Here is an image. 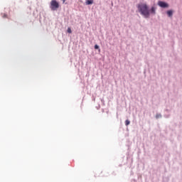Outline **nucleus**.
<instances>
[{
  "instance_id": "nucleus-1",
  "label": "nucleus",
  "mask_w": 182,
  "mask_h": 182,
  "mask_svg": "<svg viewBox=\"0 0 182 182\" xmlns=\"http://www.w3.org/2000/svg\"><path fill=\"white\" fill-rule=\"evenodd\" d=\"M138 11L144 16V18H149L150 16V11L149 10V6L146 4L141 3L137 5Z\"/></svg>"
},
{
  "instance_id": "nucleus-4",
  "label": "nucleus",
  "mask_w": 182,
  "mask_h": 182,
  "mask_svg": "<svg viewBox=\"0 0 182 182\" xmlns=\"http://www.w3.org/2000/svg\"><path fill=\"white\" fill-rule=\"evenodd\" d=\"M95 0H86L85 5H92Z\"/></svg>"
},
{
  "instance_id": "nucleus-3",
  "label": "nucleus",
  "mask_w": 182,
  "mask_h": 182,
  "mask_svg": "<svg viewBox=\"0 0 182 182\" xmlns=\"http://www.w3.org/2000/svg\"><path fill=\"white\" fill-rule=\"evenodd\" d=\"M158 5L161 6V8H168V4L164 1H159Z\"/></svg>"
},
{
  "instance_id": "nucleus-12",
  "label": "nucleus",
  "mask_w": 182,
  "mask_h": 182,
  "mask_svg": "<svg viewBox=\"0 0 182 182\" xmlns=\"http://www.w3.org/2000/svg\"><path fill=\"white\" fill-rule=\"evenodd\" d=\"M63 4H65V2H66V0H63Z\"/></svg>"
},
{
  "instance_id": "nucleus-6",
  "label": "nucleus",
  "mask_w": 182,
  "mask_h": 182,
  "mask_svg": "<svg viewBox=\"0 0 182 182\" xmlns=\"http://www.w3.org/2000/svg\"><path fill=\"white\" fill-rule=\"evenodd\" d=\"M167 15H168V16H173V11H171V10H169V11H167Z\"/></svg>"
},
{
  "instance_id": "nucleus-7",
  "label": "nucleus",
  "mask_w": 182,
  "mask_h": 182,
  "mask_svg": "<svg viewBox=\"0 0 182 182\" xmlns=\"http://www.w3.org/2000/svg\"><path fill=\"white\" fill-rule=\"evenodd\" d=\"M129 124H130V121H129V119H127V120L125 121V125H126V126H129Z\"/></svg>"
},
{
  "instance_id": "nucleus-11",
  "label": "nucleus",
  "mask_w": 182,
  "mask_h": 182,
  "mask_svg": "<svg viewBox=\"0 0 182 182\" xmlns=\"http://www.w3.org/2000/svg\"><path fill=\"white\" fill-rule=\"evenodd\" d=\"M3 18H6V14H4V15L3 16Z\"/></svg>"
},
{
  "instance_id": "nucleus-10",
  "label": "nucleus",
  "mask_w": 182,
  "mask_h": 182,
  "mask_svg": "<svg viewBox=\"0 0 182 182\" xmlns=\"http://www.w3.org/2000/svg\"><path fill=\"white\" fill-rule=\"evenodd\" d=\"M159 117H161V115H156V119H159Z\"/></svg>"
},
{
  "instance_id": "nucleus-8",
  "label": "nucleus",
  "mask_w": 182,
  "mask_h": 182,
  "mask_svg": "<svg viewBox=\"0 0 182 182\" xmlns=\"http://www.w3.org/2000/svg\"><path fill=\"white\" fill-rule=\"evenodd\" d=\"M68 33H72V29H70V28H68Z\"/></svg>"
},
{
  "instance_id": "nucleus-5",
  "label": "nucleus",
  "mask_w": 182,
  "mask_h": 182,
  "mask_svg": "<svg viewBox=\"0 0 182 182\" xmlns=\"http://www.w3.org/2000/svg\"><path fill=\"white\" fill-rule=\"evenodd\" d=\"M151 14H153L154 15H156V8L155 7H151Z\"/></svg>"
},
{
  "instance_id": "nucleus-2",
  "label": "nucleus",
  "mask_w": 182,
  "mask_h": 182,
  "mask_svg": "<svg viewBox=\"0 0 182 182\" xmlns=\"http://www.w3.org/2000/svg\"><path fill=\"white\" fill-rule=\"evenodd\" d=\"M50 8L51 11H57L59 9V3L56 0H52Z\"/></svg>"
},
{
  "instance_id": "nucleus-9",
  "label": "nucleus",
  "mask_w": 182,
  "mask_h": 182,
  "mask_svg": "<svg viewBox=\"0 0 182 182\" xmlns=\"http://www.w3.org/2000/svg\"><path fill=\"white\" fill-rule=\"evenodd\" d=\"M95 49H99V51L100 52V48H99V46H97V44H96V45L95 46Z\"/></svg>"
}]
</instances>
